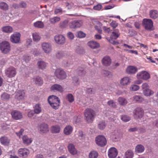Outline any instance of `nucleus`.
Masks as SVG:
<instances>
[{
	"mask_svg": "<svg viewBox=\"0 0 158 158\" xmlns=\"http://www.w3.org/2000/svg\"><path fill=\"white\" fill-rule=\"evenodd\" d=\"M134 156V153L133 151L130 150L127 151L125 153L124 158H133Z\"/></svg>",
	"mask_w": 158,
	"mask_h": 158,
	"instance_id": "27",
	"label": "nucleus"
},
{
	"mask_svg": "<svg viewBox=\"0 0 158 158\" xmlns=\"http://www.w3.org/2000/svg\"><path fill=\"white\" fill-rule=\"evenodd\" d=\"M143 93L144 95L147 96H150L154 94V92L149 88L145 90H143Z\"/></svg>",
	"mask_w": 158,
	"mask_h": 158,
	"instance_id": "41",
	"label": "nucleus"
},
{
	"mask_svg": "<svg viewBox=\"0 0 158 158\" xmlns=\"http://www.w3.org/2000/svg\"><path fill=\"white\" fill-rule=\"evenodd\" d=\"M18 153L20 156L25 158L27 156L29 152L26 148H21L18 150Z\"/></svg>",
	"mask_w": 158,
	"mask_h": 158,
	"instance_id": "19",
	"label": "nucleus"
},
{
	"mask_svg": "<svg viewBox=\"0 0 158 158\" xmlns=\"http://www.w3.org/2000/svg\"><path fill=\"white\" fill-rule=\"evenodd\" d=\"M6 75L8 77L11 78L14 77L17 73L16 69L13 67L8 68L5 72Z\"/></svg>",
	"mask_w": 158,
	"mask_h": 158,
	"instance_id": "6",
	"label": "nucleus"
},
{
	"mask_svg": "<svg viewBox=\"0 0 158 158\" xmlns=\"http://www.w3.org/2000/svg\"><path fill=\"white\" fill-rule=\"evenodd\" d=\"M41 47L44 52L46 54H49L52 52V45L50 43H43L41 44Z\"/></svg>",
	"mask_w": 158,
	"mask_h": 158,
	"instance_id": "9",
	"label": "nucleus"
},
{
	"mask_svg": "<svg viewBox=\"0 0 158 158\" xmlns=\"http://www.w3.org/2000/svg\"><path fill=\"white\" fill-rule=\"evenodd\" d=\"M47 64V63L42 60L39 61L37 63L38 68L42 70L45 69L46 68Z\"/></svg>",
	"mask_w": 158,
	"mask_h": 158,
	"instance_id": "23",
	"label": "nucleus"
},
{
	"mask_svg": "<svg viewBox=\"0 0 158 158\" xmlns=\"http://www.w3.org/2000/svg\"><path fill=\"white\" fill-rule=\"evenodd\" d=\"M118 153L117 149L114 147H112L109 150L108 155L110 158H115L117 156Z\"/></svg>",
	"mask_w": 158,
	"mask_h": 158,
	"instance_id": "16",
	"label": "nucleus"
},
{
	"mask_svg": "<svg viewBox=\"0 0 158 158\" xmlns=\"http://www.w3.org/2000/svg\"><path fill=\"white\" fill-rule=\"evenodd\" d=\"M68 23V20H64L60 23V26L62 28H65L67 26Z\"/></svg>",
	"mask_w": 158,
	"mask_h": 158,
	"instance_id": "54",
	"label": "nucleus"
},
{
	"mask_svg": "<svg viewBox=\"0 0 158 158\" xmlns=\"http://www.w3.org/2000/svg\"><path fill=\"white\" fill-rule=\"evenodd\" d=\"M12 118L16 120L21 119L23 118L22 113L17 110H13L11 113Z\"/></svg>",
	"mask_w": 158,
	"mask_h": 158,
	"instance_id": "12",
	"label": "nucleus"
},
{
	"mask_svg": "<svg viewBox=\"0 0 158 158\" xmlns=\"http://www.w3.org/2000/svg\"><path fill=\"white\" fill-rule=\"evenodd\" d=\"M142 24L143 27L146 30L149 31H152L153 30V22L151 19H144L143 20Z\"/></svg>",
	"mask_w": 158,
	"mask_h": 158,
	"instance_id": "4",
	"label": "nucleus"
},
{
	"mask_svg": "<svg viewBox=\"0 0 158 158\" xmlns=\"http://www.w3.org/2000/svg\"><path fill=\"white\" fill-rule=\"evenodd\" d=\"M0 7L2 9L5 10H7L8 8L7 5L4 2L0 3Z\"/></svg>",
	"mask_w": 158,
	"mask_h": 158,
	"instance_id": "47",
	"label": "nucleus"
},
{
	"mask_svg": "<svg viewBox=\"0 0 158 158\" xmlns=\"http://www.w3.org/2000/svg\"><path fill=\"white\" fill-rule=\"evenodd\" d=\"M38 129L40 134H46L49 131L48 125L44 123L40 124L39 125Z\"/></svg>",
	"mask_w": 158,
	"mask_h": 158,
	"instance_id": "10",
	"label": "nucleus"
},
{
	"mask_svg": "<svg viewBox=\"0 0 158 158\" xmlns=\"http://www.w3.org/2000/svg\"><path fill=\"white\" fill-rule=\"evenodd\" d=\"M98 152L95 151H91L89 154V158H97L98 156Z\"/></svg>",
	"mask_w": 158,
	"mask_h": 158,
	"instance_id": "40",
	"label": "nucleus"
},
{
	"mask_svg": "<svg viewBox=\"0 0 158 158\" xmlns=\"http://www.w3.org/2000/svg\"><path fill=\"white\" fill-rule=\"evenodd\" d=\"M77 73L79 76L83 77L86 74V72L82 68H81L80 69H78Z\"/></svg>",
	"mask_w": 158,
	"mask_h": 158,
	"instance_id": "49",
	"label": "nucleus"
},
{
	"mask_svg": "<svg viewBox=\"0 0 158 158\" xmlns=\"http://www.w3.org/2000/svg\"><path fill=\"white\" fill-rule=\"evenodd\" d=\"M120 35V33L118 29H115L112 32L110 35L111 39L116 40L118 38Z\"/></svg>",
	"mask_w": 158,
	"mask_h": 158,
	"instance_id": "22",
	"label": "nucleus"
},
{
	"mask_svg": "<svg viewBox=\"0 0 158 158\" xmlns=\"http://www.w3.org/2000/svg\"><path fill=\"white\" fill-rule=\"evenodd\" d=\"M88 45L90 48L93 49L97 48L99 47V44L96 41H90L88 43Z\"/></svg>",
	"mask_w": 158,
	"mask_h": 158,
	"instance_id": "24",
	"label": "nucleus"
},
{
	"mask_svg": "<svg viewBox=\"0 0 158 158\" xmlns=\"http://www.w3.org/2000/svg\"><path fill=\"white\" fill-rule=\"evenodd\" d=\"M68 148L69 152L72 154H76L77 152L75 149L74 146L72 144H70L68 146Z\"/></svg>",
	"mask_w": 158,
	"mask_h": 158,
	"instance_id": "36",
	"label": "nucleus"
},
{
	"mask_svg": "<svg viewBox=\"0 0 158 158\" xmlns=\"http://www.w3.org/2000/svg\"><path fill=\"white\" fill-rule=\"evenodd\" d=\"M143 114L144 111L140 107L136 108L133 111L134 117L136 119L142 118Z\"/></svg>",
	"mask_w": 158,
	"mask_h": 158,
	"instance_id": "7",
	"label": "nucleus"
},
{
	"mask_svg": "<svg viewBox=\"0 0 158 158\" xmlns=\"http://www.w3.org/2000/svg\"><path fill=\"white\" fill-rule=\"evenodd\" d=\"M144 147L142 145L139 144L137 145L135 149V152L138 153L143 152L144 150Z\"/></svg>",
	"mask_w": 158,
	"mask_h": 158,
	"instance_id": "25",
	"label": "nucleus"
},
{
	"mask_svg": "<svg viewBox=\"0 0 158 158\" xmlns=\"http://www.w3.org/2000/svg\"><path fill=\"white\" fill-rule=\"evenodd\" d=\"M102 62L103 65L108 66L111 64V60L109 56H106L102 58Z\"/></svg>",
	"mask_w": 158,
	"mask_h": 158,
	"instance_id": "18",
	"label": "nucleus"
},
{
	"mask_svg": "<svg viewBox=\"0 0 158 158\" xmlns=\"http://www.w3.org/2000/svg\"><path fill=\"white\" fill-rule=\"evenodd\" d=\"M48 101L53 109L56 110L59 108L60 100L57 96L53 95L50 96L48 98Z\"/></svg>",
	"mask_w": 158,
	"mask_h": 158,
	"instance_id": "1",
	"label": "nucleus"
},
{
	"mask_svg": "<svg viewBox=\"0 0 158 158\" xmlns=\"http://www.w3.org/2000/svg\"><path fill=\"white\" fill-rule=\"evenodd\" d=\"M137 71V68L132 66H128L126 69V72L128 74H134L136 73Z\"/></svg>",
	"mask_w": 158,
	"mask_h": 158,
	"instance_id": "20",
	"label": "nucleus"
},
{
	"mask_svg": "<svg viewBox=\"0 0 158 158\" xmlns=\"http://www.w3.org/2000/svg\"><path fill=\"white\" fill-rule=\"evenodd\" d=\"M142 87L143 90H146L149 88V85L147 83H144L142 85Z\"/></svg>",
	"mask_w": 158,
	"mask_h": 158,
	"instance_id": "60",
	"label": "nucleus"
},
{
	"mask_svg": "<svg viewBox=\"0 0 158 158\" xmlns=\"http://www.w3.org/2000/svg\"><path fill=\"white\" fill-rule=\"evenodd\" d=\"M56 56L58 58H60L63 56V53L62 52H58L56 54Z\"/></svg>",
	"mask_w": 158,
	"mask_h": 158,
	"instance_id": "63",
	"label": "nucleus"
},
{
	"mask_svg": "<svg viewBox=\"0 0 158 158\" xmlns=\"http://www.w3.org/2000/svg\"><path fill=\"white\" fill-rule=\"evenodd\" d=\"M83 22L81 20H76L71 22L69 24V27L71 28H79L82 26Z\"/></svg>",
	"mask_w": 158,
	"mask_h": 158,
	"instance_id": "14",
	"label": "nucleus"
},
{
	"mask_svg": "<svg viewBox=\"0 0 158 158\" xmlns=\"http://www.w3.org/2000/svg\"><path fill=\"white\" fill-rule=\"evenodd\" d=\"M33 81L38 85H41L43 84V80L39 76H35L33 78Z\"/></svg>",
	"mask_w": 158,
	"mask_h": 158,
	"instance_id": "31",
	"label": "nucleus"
},
{
	"mask_svg": "<svg viewBox=\"0 0 158 158\" xmlns=\"http://www.w3.org/2000/svg\"><path fill=\"white\" fill-rule=\"evenodd\" d=\"M10 95L6 93H3L1 95L2 99L4 101H6L10 98Z\"/></svg>",
	"mask_w": 158,
	"mask_h": 158,
	"instance_id": "45",
	"label": "nucleus"
},
{
	"mask_svg": "<svg viewBox=\"0 0 158 158\" xmlns=\"http://www.w3.org/2000/svg\"><path fill=\"white\" fill-rule=\"evenodd\" d=\"M130 79L128 77H126L122 79L120 81L122 85H126L130 83Z\"/></svg>",
	"mask_w": 158,
	"mask_h": 158,
	"instance_id": "32",
	"label": "nucleus"
},
{
	"mask_svg": "<svg viewBox=\"0 0 158 158\" xmlns=\"http://www.w3.org/2000/svg\"><path fill=\"white\" fill-rule=\"evenodd\" d=\"M22 140L23 143L24 144H29L31 143L32 142L31 139V138H29L26 135H24L22 137Z\"/></svg>",
	"mask_w": 158,
	"mask_h": 158,
	"instance_id": "29",
	"label": "nucleus"
},
{
	"mask_svg": "<svg viewBox=\"0 0 158 158\" xmlns=\"http://www.w3.org/2000/svg\"><path fill=\"white\" fill-rule=\"evenodd\" d=\"M76 36L78 37L82 38L85 37V34L82 31H79L76 33Z\"/></svg>",
	"mask_w": 158,
	"mask_h": 158,
	"instance_id": "50",
	"label": "nucleus"
},
{
	"mask_svg": "<svg viewBox=\"0 0 158 158\" xmlns=\"http://www.w3.org/2000/svg\"><path fill=\"white\" fill-rule=\"evenodd\" d=\"M133 100L136 102H141L143 100V98L141 96L135 95L133 97Z\"/></svg>",
	"mask_w": 158,
	"mask_h": 158,
	"instance_id": "39",
	"label": "nucleus"
},
{
	"mask_svg": "<svg viewBox=\"0 0 158 158\" xmlns=\"http://www.w3.org/2000/svg\"><path fill=\"white\" fill-rule=\"evenodd\" d=\"M60 20V18L57 16L51 18L49 19V21L50 23L53 24H55L56 23L59 22Z\"/></svg>",
	"mask_w": 158,
	"mask_h": 158,
	"instance_id": "28",
	"label": "nucleus"
},
{
	"mask_svg": "<svg viewBox=\"0 0 158 158\" xmlns=\"http://www.w3.org/2000/svg\"><path fill=\"white\" fill-rule=\"evenodd\" d=\"M106 124L104 121L100 122L98 125V128L101 130H103L106 127Z\"/></svg>",
	"mask_w": 158,
	"mask_h": 158,
	"instance_id": "44",
	"label": "nucleus"
},
{
	"mask_svg": "<svg viewBox=\"0 0 158 158\" xmlns=\"http://www.w3.org/2000/svg\"><path fill=\"white\" fill-rule=\"evenodd\" d=\"M0 141L1 143L4 145H8L10 142V140L5 136L2 137L0 139Z\"/></svg>",
	"mask_w": 158,
	"mask_h": 158,
	"instance_id": "30",
	"label": "nucleus"
},
{
	"mask_svg": "<svg viewBox=\"0 0 158 158\" xmlns=\"http://www.w3.org/2000/svg\"><path fill=\"white\" fill-rule=\"evenodd\" d=\"M149 15L150 18L155 19L158 18V11L156 10H152L150 11Z\"/></svg>",
	"mask_w": 158,
	"mask_h": 158,
	"instance_id": "26",
	"label": "nucleus"
},
{
	"mask_svg": "<svg viewBox=\"0 0 158 158\" xmlns=\"http://www.w3.org/2000/svg\"><path fill=\"white\" fill-rule=\"evenodd\" d=\"M108 105L110 107L115 108L116 107V105L115 102L112 100H110L107 102Z\"/></svg>",
	"mask_w": 158,
	"mask_h": 158,
	"instance_id": "48",
	"label": "nucleus"
},
{
	"mask_svg": "<svg viewBox=\"0 0 158 158\" xmlns=\"http://www.w3.org/2000/svg\"><path fill=\"white\" fill-rule=\"evenodd\" d=\"M73 128L70 126H67L64 130V133L66 135H70L72 132Z\"/></svg>",
	"mask_w": 158,
	"mask_h": 158,
	"instance_id": "35",
	"label": "nucleus"
},
{
	"mask_svg": "<svg viewBox=\"0 0 158 158\" xmlns=\"http://www.w3.org/2000/svg\"><path fill=\"white\" fill-rule=\"evenodd\" d=\"M20 34L19 33H15L11 35L10 40L13 43L17 44L20 41Z\"/></svg>",
	"mask_w": 158,
	"mask_h": 158,
	"instance_id": "15",
	"label": "nucleus"
},
{
	"mask_svg": "<svg viewBox=\"0 0 158 158\" xmlns=\"http://www.w3.org/2000/svg\"><path fill=\"white\" fill-rule=\"evenodd\" d=\"M118 25V24L115 21H112L110 24V25L113 28H115Z\"/></svg>",
	"mask_w": 158,
	"mask_h": 158,
	"instance_id": "57",
	"label": "nucleus"
},
{
	"mask_svg": "<svg viewBox=\"0 0 158 158\" xmlns=\"http://www.w3.org/2000/svg\"><path fill=\"white\" fill-rule=\"evenodd\" d=\"M139 88V86L135 85H133L131 86L130 89L131 90L136 91L138 90Z\"/></svg>",
	"mask_w": 158,
	"mask_h": 158,
	"instance_id": "53",
	"label": "nucleus"
},
{
	"mask_svg": "<svg viewBox=\"0 0 158 158\" xmlns=\"http://www.w3.org/2000/svg\"><path fill=\"white\" fill-rule=\"evenodd\" d=\"M10 48V44L7 41H4L0 44V49L4 54L9 53L11 50Z\"/></svg>",
	"mask_w": 158,
	"mask_h": 158,
	"instance_id": "3",
	"label": "nucleus"
},
{
	"mask_svg": "<svg viewBox=\"0 0 158 158\" xmlns=\"http://www.w3.org/2000/svg\"><path fill=\"white\" fill-rule=\"evenodd\" d=\"M51 89L54 92L58 91L60 93H62L64 91V88L61 85L58 84H55L52 85Z\"/></svg>",
	"mask_w": 158,
	"mask_h": 158,
	"instance_id": "17",
	"label": "nucleus"
},
{
	"mask_svg": "<svg viewBox=\"0 0 158 158\" xmlns=\"http://www.w3.org/2000/svg\"><path fill=\"white\" fill-rule=\"evenodd\" d=\"M2 31L5 33H11L12 32L13 29L10 26H6L2 27Z\"/></svg>",
	"mask_w": 158,
	"mask_h": 158,
	"instance_id": "33",
	"label": "nucleus"
},
{
	"mask_svg": "<svg viewBox=\"0 0 158 158\" xmlns=\"http://www.w3.org/2000/svg\"><path fill=\"white\" fill-rule=\"evenodd\" d=\"M67 36L68 38L70 40H73L74 38V35L73 34L70 32H69L67 33Z\"/></svg>",
	"mask_w": 158,
	"mask_h": 158,
	"instance_id": "61",
	"label": "nucleus"
},
{
	"mask_svg": "<svg viewBox=\"0 0 158 158\" xmlns=\"http://www.w3.org/2000/svg\"><path fill=\"white\" fill-rule=\"evenodd\" d=\"M63 12L62 9L60 7H58L54 11L55 14L57 15Z\"/></svg>",
	"mask_w": 158,
	"mask_h": 158,
	"instance_id": "55",
	"label": "nucleus"
},
{
	"mask_svg": "<svg viewBox=\"0 0 158 158\" xmlns=\"http://www.w3.org/2000/svg\"><path fill=\"white\" fill-rule=\"evenodd\" d=\"M121 119L124 122H127L130 120L131 118L127 115H123L121 116Z\"/></svg>",
	"mask_w": 158,
	"mask_h": 158,
	"instance_id": "52",
	"label": "nucleus"
},
{
	"mask_svg": "<svg viewBox=\"0 0 158 158\" xmlns=\"http://www.w3.org/2000/svg\"><path fill=\"white\" fill-rule=\"evenodd\" d=\"M25 95V93L23 90H19L16 93L15 98L18 100L23 99Z\"/></svg>",
	"mask_w": 158,
	"mask_h": 158,
	"instance_id": "21",
	"label": "nucleus"
},
{
	"mask_svg": "<svg viewBox=\"0 0 158 158\" xmlns=\"http://www.w3.org/2000/svg\"><path fill=\"white\" fill-rule=\"evenodd\" d=\"M73 82L74 84L77 85L79 84V79L76 77H73Z\"/></svg>",
	"mask_w": 158,
	"mask_h": 158,
	"instance_id": "56",
	"label": "nucleus"
},
{
	"mask_svg": "<svg viewBox=\"0 0 158 158\" xmlns=\"http://www.w3.org/2000/svg\"><path fill=\"white\" fill-rule=\"evenodd\" d=\"M60 131V128L58 126H52L51 127V131L53 133H59Z\"/></svg>",
	"mask_w": 158,
	"mask_h": 158,
	"instance_id": "38",
	"label": "nucleus"
},
{
	"mask_svg": "<svg viewBox=\"0 0 158 158\" xmlns=\"http://www.w3.org/2000/svg\"><path fill=\"white\" fill-rule=\"evenodd\" d=\"M56 43L59 44H63L65 42L64 37L61 35H56L54 37Z\"/></svg>",
	"mask_w": 158,
	"mask_h": 158,
	"instance_id": "13",
	"label": "nucleus"
},
{
	"mask_svg": "<svg viewBox=\"0 0 158 158\" xmlns=\"http://www.w3.org/2000/svg\"><path fill=\"white\" fill-rule=\"evenodd\" d=\"M137 77L138 79H141L144 80H147L150 77L149 73L146 71H142L137 75Z\"/></svg>",
	"mask_w": 158,
	"mask_h": 158,
	"instance_id": "11",
	"label": "nucleus"
},
{
	"mask_svg": "<svg viewBox=\"0 0 158 158\" xmlns=\"http://www.w3.org/2000/svg\"><path fill=\"white\" fill-rule=\"evenodd\" d=\"M35 113L32 110H30L29 111L28 113V117L31 118H34V116L35 114Z\"/></svg>",
	"mask_w": 158,
	"mask_h": 158,
	"instance_id": "58",
	"label": "nucleus"
},
{
	"mask_svg": "<svg viewBox=\"0 0 158 158\" xmlns=\"http://www.w3.org/2000/svg\"><path fill=\"white\" fill-rule=\"evenodd\" d=\"M34 26L36 27L43 28L44 27V24L43 22L40 21H38L34 23Z\"/></svg>",
	"mask_w": 158,
	"mask_h": 158,
	"instance_id": "42",
	"label": "nucleus"
},
{
	"mask_svg": "<svg viewBox=\"0 0 158 158\" xmlns=\"http://www.w3.org/2000/svg\"><path fill=\"white\" fill-rule=\"evenodd\" d=\"M102 7V5L100 4H98L96 6H94L93 7V9L95 10H99L101 9Z\"/></svg>",
	"mask_w": 158,
	"mask_h": 158,
	"instance_id": "59",
	"label": "nucleus"
},
{
	"mask_svg": "<svg viewBox=\"0 0 158 158\" xmlns=\"http://www.w3.org/2000/svg\"><path fill=\"white\" fill-rule=\"evenodd\" d=\"M42 111L41 108L39 104H36L34 107V112L35 113L38 114Z\"/></svg>",
	"mask_w": 158,
	"mask_h": 158,
	"instance_id": "34",
	"label": "nucleus"
},
{
	"mask_svg": "<svg viewBox=\"0 0 158 158\" xmlns=\"http://www.w3.org/2000/svg\"><path fill=\"white\" fill-rule=\"evenodd\" d=\"M94 28L99 33H102V31L100 27H98L97 26H95Z\"/></svg>",
	"mask_w": 158,
	"mask_h": 158,
	"instance_id": "64",
	"label": "nucleus"
},
{
	"mask_svg": "<svg viewBox=\"0 0 158 158\" xmlns=\"http://www.w3.org/2000/svg\"><path fill=\"white\" fill-rule=\"evenodd\" d=\"M55 74L57 77L61 80L65 79L67 76L65 72L60 69H56L55 72Z\"/></svg>",
	"mask_w": 158,
	"mask_h": 158,
	"instance_id": "8",
	"label": "nucleus"
},
{
	"mask_svg": "<svg viewBox=\"0 0 158 158\" xmlns=\"http://www.w3.org/2000/svg\"><path fill=\"white\" fill-rule=\"evenodd\" d=\"M33 40L34 41H39L40 39V37L39 35L37 33H34L32 34Z\"/></svg>",
	"mask_w": 158,
	"mask_h": 158,
	"instance_id": "46",
	"label": "nucleus"
},
{
	"mask_svg": "<svg viewBox=\"0 0 158 158\" xmlns=\"http://www.w3.org/2000/svg\"><path fill=\"white\" fill-rule=\"evenodd\" d=\"M84 118L88 123H92L94 119L95 113L94 110L90 109H87L84 112Z\"/></svg>",
	"mask_w": 158,
	"mask_h": 158,
	"instance_id": "2",
	"label": "nucleus"
},
{
	"mask_svg": "<svg viewBox=\"0 0 158 158\" xmlns=\"http://www.w3.org/2000/svg\"><path fill=\"white\" fill-rule=\"evenodd\" d=\"M118 102L121 105H125L127 103V100L122 97H120L118 99Z\"/></svg>",
	"mask_w": 158,
	"mask_h": 158,
	"instance_id": "37",
	"label": "nucleus"
},
{
	"mask_svg": "<svg viewBox=\"0 0 158 158\" xmlns=\"http://www.w3.org/2000/svg\"><path fill=\"white\" fill-rule=\"evenodd\" d=\"M24 131V130L23 129H21L19 131L16 132V134L20 138L21 136L23 134Z\"/></svg>",
	"mask_w": 158,
	"mask_h": 158,
	"instance_id": "62",
	"label": "nucleus"
},
{
	"mask_svg": "<svg viewBox=\"0 0 158 158\" xmlns=\"http://www.w3.org/2000/svg\"><path fill=\"white\" fill-rule=\"evenodd\" d=\"M67 99L70 102H72L74 101V98L72 94H69L67 96Z\"/></svg>",
	"mask_w": 158,
	"mask_h": 158,
	"instance_id": "51",
	"label": "nucleus"
},
{
	"mask_svg": "<svg viewBox=\"0 0 158 158\" xmlns=\"http://www.w3.org/2000/svg\"><path fill=\"white\" fill-rule=\"evenodd\" d=\"M95 142L98 146L104 147L107 143V140L105 136L102 135H99L95 138Z\"/></svg>",
	"mask_w": 158,
	"mask_h": 158,
	"instance_id": "5",
	"label": "nucleus"
},
{
	"mask_svg": "<svg viewBox=\"0 0 158 158\" xmlns=\"http://www.w3.org/2000/svg\"><path fill=\"white\" fill-rule=\"evenodd\" d=\"M102 73L104 76L109 77H111L112 76V73L107 70H103L102 72Z\"/></svg>",
	"mask_w": 158,
	"mask_h": 158,
	"instance_id": "43",
	"label": "nucleus"
}]
</instances>
